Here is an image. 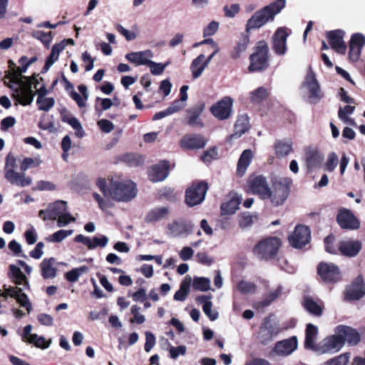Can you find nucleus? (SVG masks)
<instances>
[{
    "label": "nucleus",
    "mask_w": 365,
    "mask_h": 365,
    "mask_svg": "<svg viewBox=\"0 0 365 365\" xmlns=\"http://www.w3.org/2000/svg\"><path fill=\"white\" fill-rule=\"evenodd\" d=\"M365 45V36L361 33L352 35L349 43V58L352 61L359 60L362 48Z\"/></svg>",
    "instance_id": "nucleus-21"
},
{
    "label": "nucleus",
    "mask_w": 365,
    "mask_h": 365,
    "mask_svg": "<svg viewBox=\"0 0 365 365\" xmlns=\"http://www.w3.org/2000/svg\"><path fill=\"white\" fill-rule=\"evenodd\" d=\"M240 204L239 198L232 199L228 202L222 204V212L227 215L233 214L238 209Z\"/></svg>",
    "instance_id": "nucleus-51"
},
{
    "label": "nucleus",
    "mask_w": 365,
    "mask_h": 365,
    "mask_svg": "<svg viewBox=\"0 0 365 365\" xmlns=\"http://www.w3.org/2000/svg\"><path fill=\"white\" fill-rule=\"evenodd\" d=\"M344 32L342 30H335L329 31L327 37L331 47L339 53H345L346 50V44L344 41Z\"/></svg>",
    "instance_id": "nucleus-24"
},
{
    "label": "nucleus",
    "mask_w": 365,
    "mask_h": 365,
    "mask_svg": "<svg viewBox=\"0 0 365 365\" xmlns=\"http://www.w3.org/2000/svg\"><path fill=\"white\" fill-rule=\"evenodd\" d=\"M4 178L11 185H15L19 187H26L31 184L32 179L27 177L24 172L19 173L16 170H8L4 173Z\"/></svg>",
    "instance_id": "nucleus-28"
},
{
    "label": "nucleus",
    "mask_w": 365,
    "mask_h": 365,
    "mask_svg": "<svg viewBox=\"0 0 365 365\" xmlns=\"http://www.w3.org/2000/svg\"><path fill=\"white\" fill-rule=\"evenodd\" d=\"M249 187L252 193L258 195L262 200H266V196H268L269 187L267 178L263 175L250 178Z\"/></svg>",
    "instance_id": "nucleus-16"
},
{
    "label": "nucleus",
    "mask_w": 365,
    "mask_h": 365,
    "mask_svg": "<svg viewBox=\"0 0 365 365\" xmlns=\"http://www.w3.org/2000/svg\"><path fill=\"white\" fill-rule=\"evenodd\" d=\"M237 289L241 294H252L255 292L256 286L252 282L241 281L237 284Z\"/></svg>",
    "instance_id": "nucleus-54"
},
{
    "label": "nucleus",
    "mask_w": 365,
    "mask_h": 365,
    "mask_svg": "<svg viewBox=\"0 0 365 365\" xmlns=\"http://www.w3.org/2000/svg\"><path fill=\"white\" fill-rule=\"evenodd\" d=\"M338 163L339 158L337 155L335 153L331 152L328 155L324 168L328 172H332L337 166Z\"/></svg>",
    "instance_id": "nucleus-57"
},
{
    "label": "nucleus",
    "mask_w": 365,
    "mask_h": 365,
    "mask_svg": "<svg viewBox=\"0 0 365 365\" xmlns=\"http://www.w3.org/2000/svg\"><path fill=\"white\" fill-rule=\"evenodd\" d=\"M303 307L311 314L319 317L322 314L323 306L321 302H317L312 297H305L303 300Z\"/></svg>",
    "instance_id": "nucleus-37"
},
{
    "label": "nucleus",
    "mask_w": 365,
    "mask_h": 365,
    "mask_svg": "<svg viewBox=\"0 0 365 365\" xmlns=\"http://www.w3.org/2000/svg\"><path fill=\"white\" fill-rule=\"evenodd\" d=\"M361 247V242L359 240H346L339 243V250L343 255L353 257L358 255Z\"/></svg>",
    "instance_id": "nucleus-30"
},
{
    "label": "nucleus",
    "mask_w": 365,
    "mask_h": 365,
    "mask_svg": "<svg viewBox=\"0 0 365 365\" xmlns=\"http://www.w3.org/2000/svg\"><path fill=\"white\" fill-rule=\"evenodd\" d=\"M253 155L250 150H245L242 153L237 163V172L239 175H243L251 163Z\"/></svg>",
    "instance_id": "nucleus-41"
},
{
    "label": "nucleus",
    "mask_w": 365,
    "mask_h": 365,
    "mask_svg": "<svg viewBox=\"0 0 365 365\" xmlns=\"http://www.w3.org/2000/svg\"><path fill=\"white\" fill-rule=\"evenodd\" d=\"M204 109L205 105L202 103L195 105L189 108L187 110V124L191 127L202 128L204 126V123L200 118V115H202Z\"/></svg>",
    "instance_id": "nucleus-27"
},
{
    "label": "nucleus",
    "mask_w": 365,
    "mask_h": 365,
    "mask_svg": "<svg viewBox=\"0 0 365 365\" xmlns=\"http://www.w3.org/2000/svg\"><path fill=\"white\" fill-rule=\"evenodd\" d=\"M268 52L267 44L264 41L259 42L255 52L250 57V64L248 67L250 72L260 71L267 68Z\"/></svg>",
    "instance_id": "nucleus-7"
},
{
    "label": "nucleus",
    "mask_w": 365,
    "mask_h": 365,
    "mask_svg": "<svg viewBox=\"0 0 365 365\" xmlns=\"http://www.w3.org/2000/svg\"><path fill=\"white\" fill-rule=\"evenodd\" d=\"M302 88L307 96V101L312 104L319 103L324 97L319 82L312 71L307 74Z\"/></svg>",
    "instance_id": "nucleus-6"
},
{
    "label": "nucleus",
    "mask_w": 365,
    "mask_h": 365,
    "mask_svg": "<svg viewBox=\"0 0 365 365\" xmlns=\"http://www.w3.org/2000/svg\"><path fill=\"white\" fill-rule=\"evenodd\" d=\"M62 120L68 123L76 131L78 137H83V129L79 120L74 116L71 115H65L62 117Z\"/></svg>",
    "instance_id": "nucleus-45"
},
{
    "label": "nucleus",
    "mask_w": 365,
    "mask_h": 365,
    "mask_svg": "<svg viewBox=\"0 0 365 365\" xmlns=\"http://www.w3.org/2000/svg\"><path fill=\"white\" fill-rule=\"evenodd\" d=\"M278 333L279 329L277 327L273 324L270 320L266 319L260 327L258 337L262 344H267L273 337L276 336Z\"/></svg>",
    "instance_id": "nucleus-29"
},
{
    "label": "nucleus",
    "mask_w": 365,
    "mask_h": 365,
    "mask_svg": "<svg viewBox=\"0 0 365 365\" xmlns=\"http://www.w3.org/2000/svg\"><path fill=\"white\" fill-rule=\"evenodd\" d=\"M207 140L200 134H186L180 141V145L185 150H199L203 148Z\"/></svg>",
    "instance_id": "nucleus-19"
},
{
    "label": "nucleus",
    "mask_w": 365,
    "mask_h": 365,
    "mask_svg": "<svg viewBox=\"0 0 365 365\" xmlns=\"http://www.w3.org/2000/svg\"><path fill=\"white\" fill-rule=\"evenodd\" d=\"M317 272L321 278L326 282H336L341 278L339 267L332 263H320Z\"/></svg>",
    "instance_id": "nucleus-14"
},
{
    "label": "nucleus",
    "mask_w": 365,
    "mask_h": 365,
    "mask_svg": "<svg viewBox=\"0 0 365 365\" xmlns=\"http://www.w3.org/2000/svg\"><path fill=\"white\" fill-rule=\"evenodd\" d=\"M41 163L38 158H26L21 162L20 170L25 173L29 168L38 167Z\"/></svg>",
    "instance_id": "nucleus-58"
},
{
    "label": "nucleus",
    "mask_w": 365,
    "mask_h": 365,
    "mask_svg": "<svg viewBox=\"0 0 365 365\" xmlns=\"http://www.w3.org/2000/svg\"><path fill=\"white\" fill-rule=\"evenodd\" d=\"M66 201L57 200L48 205L47 209L41 210L38 215L43 220H56L58 217L67 211Z\"/></svg>",
    "instance_id": "nucleus-13"
},
{
    "label": "nucleus",
    "mask_w": 365,
    "mask_h": 365,
    "mask_svg": "<svg viewBox=\"0 0 365 365\" xmlns=\"http://www.w3.org/2000/svg\"><path fill=\"white\" fill-rule=\"evenodd\" d=\"M56 220L57 226L58 227H63L67 226L71 222H74L76 221V218L73 217L67 210L63 215L58 217Z\"/></svg>",
    "instance_id": "nucleus-61"
},
{
    "label": "nucleus",
    "mask_w": 365,
    "mask_h": 365,
    "mask_svg": "<svg viewBox=\"0 0 365 365\" xmlns=\"http://www.w3.org/2000/svg\"><path fill=\"white\" fill-rule=\"evenodd\" d=\"M210 279L203 277H195L192 287L195 289L206 292L210 289Z\"/></svg>",
    "instance_id": "nucleus-46"
},
{
    "label": "nucleus",
    "mask_w": 365,
    "mask_h": 365,
    "mask_svg": "<svg viewBox=\"0 0 365 365\" xmlns=\"http://www.w3.org/2000/svg\"><path fill=\"white\" fill-rule=\"evenodd\" d=\"M317 327L313 325L312 324H308L306 328V335L304 341V346L306 349L314 351L317 346V344H315V341L317 339Z\"/></svg>",
    "instance_id": "nucleus-34"
},
{
    "label": "nucleus",
    "mask_w": 365,
    "mask_h": 365,
    "mask_svg": "<svg viewBox=\"0 0 365 365\" xmlns=\"http://www.w3.org/2000/svg\"><path fill=\"white\" fill-rule=\"evenodd\" d=\"M153 52L150 49H147L141 51L128 53L125 57L129 62L135 64V66H147L150 63L151 58H153Z\"/></svg>",
    "instance_id": "nucleus-26"
},
{
    "label": "nucleus",
    "mask_w": 365,
    "mask_h": 365,
    "mask_svg": "<svg viewBox=\"0 0 365 365\" xmlns=\"http://www.w3.org/2000/svg\"><path fill=\"white\" fill-rule=\"evenodd\" d=\"M79 92L82 94L81 96L76 91L72 90L70 91V97L76 101L79 108H83L86 106V101L88 98V93L86 86L81 84L78 86Z\"/></svg>",
    "instance_id": "nucleus-36"
},
{
    "label": "nucleus",
    "mask_w": 365,
    "mask_h": 365,
    "mask_svg": "<svg viewBox=\"0 0 365 365\" xmlns=\"http://www.w3.org/2000/svg\"><path fill=\"white\" fill-rule=\"evenodd\" d=\"M249 42L250 38L248 36L242 34L230 51V56L232 58L238 59L242 54L245 52Z\"/></svg>",
    "instance_id": "nucleus-33"
},
{
    "label": "nucleus",
    "mask_w": 365,
    "mask_h": 365,
    "mask_svg": "<svg viewBox=\"0 0 365 365\" xmlns=\"http://www.w3.org/2000/svg\"><path fill=\"white\" fill-rule=\"evenodd\" d=\"M29 344H34L36 347L41 349H47L50 346V343L47 342L43 336L34 334Z\"/></svg>",
    "instance_id": "nucleus-63"
},
{
    "label": "nucleus",
    "mask_w": 365,
    "mask_h": 365,
    "mask_svg": "<svg viewBox=\"0 0 365 365\" xmlns=\"http://www.w3.org/2000/svg\"><path fill=\"white\" fill-rule=\"evenodd\" d=\"M250 128L249 118L247 115L243 114L238 116L235 124V133L231 135L232 138H239Z\"/></svg>",
    "instance_id": "nucleus-35"
},
{
    "label": "nucleus",
    "mask_w": 365,
    "mask_h": 365,
    "mask_svg": "<svg viewBox=\"0 0 365 365\" xmlns=\"http://www.w3.org/2000/svg\"><path fill=\"white\" fill-rule=\"evenodd\" d=\"M66 46L65 40L58 43H55L51 48L50 55L46 58L45 65L43 68L44 71H48L51 66L58 59L59 54Z\"/></svg>",
    "instance_id": "nucleus-32"
},
{
    "label": "nucleus",
    "mask_w": 365,
    "mask_h": 365,
    "mask_svg": "<svg viewBox=\"0 0 365 365\" xmlns=\"http://www.w3.org/2000/svg\"><path fill=\"white\" fill-rule=\"evenodd\" d=\"M336 221L340 227L344 230H355L360 227L359 220L349 209H340L337 213Z\"/></svg>",
    "instance_id": "nucleus-12"
},
{
    "label": "nucleus",
    "mask_w": 365,
    "mask_h": 365,
    "mask_svg": "<svg viewBox=\"0 0 365 365\" xmlns=\"http://www.w3.org/2000/svg\"><path fill=\"white\" fill-rule=\"evenodd\" d=\"M257 215H250L249 213H245L240 216L239 219L240 227L242 229H246L250 227L257 220Z\"/></svg>",
    "instance_id": "nucleus-53"
},
{
    "label": "nucleus",
    "mask_w": 365,
    "mask_h": 365,
    "mask_svg": "<svg viewBox=\"0 0 365 365\" xmlns=\"http://www.w3.org/2000/svg\"><path fill=\"white\" fill-rule=\"evenodd\" d=\"M344 346V341L337 334L324 338L317 344L314 351L318 354H334L338 352Z\"/></svg>",
    "instance_id": "nucleus-9"
},
{
    "label": "nucleus",
    "mask_w": 365,
    "mask_h": 365,
    "mask_svg": "<svg viewBox=\"0 0 365 365\" xmlns=\"http://www.w3.org/2000/svg\"><path fill=\"white\" fill-rule=\"evenodd\" d=\"M91 242L93 247H89L88 250H94L98 247H105L107 246L108 243V238L105 235H101V237L95 236L93 238H91Z\"/></svg>",
    "instance_id": "nucleus-62"
},
{
    "label": "nucleus",
    "mask_w": 365,
    "mask_h": 365,
    "mask_svg": "<svg viewBox=\"0 0 365 365\" xmlns=\"http://www.w3.org/2000/svg\"><path fill=\"white\" fill-rule=\"evenodd\" d=\"M324 159L323 155L316 149H308L304 155L306 165L309 170L321 166Z\"/></svg>",
    "instance_id": "nucleus-31"
},
{
    "label": "nucleus",
    "mask_w": 365,
    "mask_h": 365,
    "mask_svg": "<svg viewBox=\"0 0 365 365\" xmlns=\"http://www.w3.org/2000/svg\"><path fill=\"white\" fill-rule=\"evenodd\" d=\"M205 58L204 54H200L192 61L190 65V71L193 78L196 79L199 78L205 68L207 66L205 62Z\"/></svg>",
    "instance_id": "nucleus-39"
},
{
    "label": "nucleus",
    "mask_w": 365,
    "mask_h": 365,
    "mask_svg": "<svg viewBox=\"0 0 365 365\" xmlns=\"http://www.w3.org/2000/svg\"><path fill=\"white\" fill-rule=\"evenodd\" d=\"M169 213L166 207H158L150 210L145 216L147 222H155L165 218Z\"/></svg>",
    "instance_id": "nucleus-38"
},
{
    "label": "nucleus",
    "mask_w": 365,
    "mask_h": 365,
    "mask_svg": "<svg viewBox=\"0 0 365 365\" xmlns=\"http://www.w3.org/2000/svg\"><path fill=\"white\" fill-rule=\"evenodd\" d=\"M96 184L106 198L112 197L119 202H128L137 195L136 185L131 180H111L108 187L106 180L99 178Z\"/></svg>",
    "instance_id": "nucleus-2"
},
{
    "label": "nucleus",
    "mask_w": 365,
    "mask_h": 365,
    "mask_svg": "<svg viewBox=\"0 0 365 365\" xmlns=\"http://www.w3.org/2000/svg\"><path fill=\"white\" fill-rule=\"evenodd\" d=\"M73 230H60L55 232L52 235H49L46 238V240L50 242H58H58H62L67 237L73 234Z\"/></svg>",
    "instance_id": "nucleus-50"
},
{
    "label": "nucleus",
    "mask_w": 365,
    "mask_h": 365,
    "mask_svg": "<svg viewBox=\"0 0 365 365\" xmlns=\"http://www.w3.org/2000/svg\"><path fill=\"white\" fill-rule=\"evenodd\" d=\"M349 359L347 354H342L327 361L323 365H347Z\"/></svg>",
    "instance_id": "nucleus-60"
},
{
    "label": "nucleus",
    "mask_w": 365,
    "mask_h": 365,
    "mask_svg": "<svg viewBox=\"0 0 365 365\" xmlns=\"http://www.w3.org/2000/svg\"><path fill=\"white\" fill-rule=\"evenodd\" d=\"M280 247V240L277 237H269L259 241L253 248V255L261 260L273 259Z\"/></svg>",
    "instance_id": "nucleus-5"
},
{
    "label": "nucleus",
    "mask_w": 365,
    "mask_h": 365,
    "mask_svg": "<svg viewBox=\"0 0 365 365\" xmlns=\"http://www.w3.org/2000/svg\"><path fill=\"white\" fill-rule=\"evenodd\" d=\"M283 287L279 285L274 290L269 292L265 299L261 302L262 307H267L271 304L274 299L280 296L283 292Z\"/></svg>",
    "instance_id": "nucleus-52"
},
{
    "label": "nucleus",
    "mask_w": 365,
    "mask_h": 365,
    "mask_svg": "<svg viewBox=\"0 0 365 365\" xmlns=\"http://www.w3.org/2000/svg\"><path fill=\"white\" fill-rule=\"evenodd\" d=\"M190 282V277H186L185 279L181 282L179 290H178L174 295L175 300L180 302L185 300V298L189 292Z\"/></svg>",
    "instance_id": "nucleus-43"
},
{
    "label": "nucleus",
    "mask_w": 365,
    "mask_h": 365,
    "mask_svg": "<svg viewBox=\"0 0 365 365\" xmlns=\"http://www.w3.org/2000/svg\"><path fill=\"white\" fill-rule=\"evenodd\" d=\"M168 173L169 163L164 160L150 168L148 178L153 182H160L164 180L168 177Z\"/></svg>",
    "instance_id": "nucleus-25"
},
{
    "label": "nucleus",
    "mask_w": 365,
    "mask_h": 365,
    "mask_svg": "<svg viewBox=\"0 0 365 365\" xmlns=\"http://www.w3.org/2000/svg\"><path fill=\"white\" fill-rule=\"evenodd\" d=\"M336 334L342 339L344 344L347 342L350 345H356L360 341V335L356 329L344 325H339L336 328Z\"/></svg>",
    "instance_id": "nucleus-23"
},
{
    "label": "nucleus",
    "mask_w": 365,
    "mask_h": 365,
    "mask_svg": "<svg viewBox=\"0 0 365 365\" xmlns=\"http://www.w3.org/2000/svg\"><path fill=\"white\" fill-rule=\"evenodd\" d=\"M53 258L44 259L41 263V274L43 278H54L56 275V269L53 267Z\"/></svg>",
    "instance_id": "nucleus-42"
},
{
    "label": "nucleus",
    "mask_w": 365,
    "mask_h": 365,
    "mask_svg": "<svg viewBox=\"0 0 365 365\" xmlns=\"http://www.w3.org/2000/svg\"><path fill=\"white\" fill-rule=\"evenodd\" d=\"M88 267L83 265L67 272L65 274V277L70 282H76L82 274L88 272Z\"/></svg>",
    "instance_id": "nucleus-44"
},
{
    "label": "nucleus",
    "mask_w": 365,
    "mask_h": 365,
    "mask_svg": "<svg viewBox=\"0 0 365 365\" xmlns=\"http://www.w3.org/2000/svg\"><path fill=\"white\" fill-rule=\"evenodd\" d=\"M192 224L187 220H175L168 224L167 234L171 237L188 235L192 232Z\"/></svg>",
    "instance_id": "nucleus-15"
},
{
    "label": "nucleus",
    "mask_w": 365,
    "mask_h": 365,
    "mask_svg": "<svg viewBox=\"0 0 365 365\" xmlns=\"http://www.w3.org/2000/svg\"><path fill=\"white\" fill-rule=\"evenodd\" d=\"M208 186L205 182L192 184L185 192V202L192 207L200 204L205 199Z\"/></svg>",
    "instance_id": "nucleus-8"
},
{
    "label": "nucleus",
    "mask_w": 365,
    "mask_h": 365,
    "mask_svg": "<svg viewBox=\"0 0 365 365\" xmlns=\"http://www.w3.org/2000/svg\"><path fill=\"white\" fill-rule=\"evenodd\" d=\"M276 155L278 157H284L290 153L292 145L290 142L278 141L274 145Z\"/></svg>",
    "instance_id": "nucleus-48"
},
{
    "label": "nucleus",
    "mask_w": 365,
    "mask_h": 365,
    "mask_svg": "<svg viewBox=\"0 0 365 365\" xmlns=\"http://www.w3.org/2000/svg\"><path fill=\"white\" fill-rule=\"evenodd\" d=\"M291 184L292 180L288 178L276 180L272 182V188L269 187L266 199H269L274 206L283 205L289 195Z\"/></svg>",
    "instance_id": "nucleus-4"
},
{
    "label": "nucleus",
    "mask_w": 365,
    "mask_h": 365,
    "mask_svg": "<svg viewBox=\"0 0 365 365\" xmlns=\"http://www.w3.org/2000/svg\"><path fill=\"white\" fill-rule=\"evenodd\" d=\"M267 90L265 88L259 87L250 93V101L255 104L259 103L267 98Z\"/></svg>",
    "instance_id": "nucleus-49"
},
{
    "label": "nucleus",
    "mask_w": 365,
    "mask_h": 365,
    "mask_svg": "<svg viewBox=\"0 0 365 365\" xmlns=\"http://www.w3.org/2000/svg\"><path fill=\"white\" fill-rule=\"evenodd\" d=\"M33 36L41 41L47 48H48L52 41V32H44L43 31H36L33 33Z\"/></svg>",
    "instance_id": "nucleus-55"
},
{
    "label": "nucleus",
    "mask_w": 365,
    "mask_h": 365,
    "mask_svg": "<svg viewBox=\"0 0 365 365\" xmlns=\"http://www.w3.org/2000/svg\"><path fill=\"white\" fill-rule=\"evenodd\" d=\"M297 348V339L296 336L278 341L276 343L273 352L279 356H287L291 354Z\"/></svg>",
    "instance_id": "nucleus-22"
},
{
    "label": "nucleus",
    "mask_w": 365,
    "mask_h": 365,
    "mask_svg": "<svg viewBox=\"0 0 365 365\" xmlns=\"http://www.w3.org/2000/svg\"><path fill=\"white\" fill-rule=\"evenodd\" d=\"M36 103L38 106V109L40 110L43 111H48L51 110L54 104H55V100L53 98H37Z\"/></svg>",
    "instance_id": "nucleus-56"
},
{
    "label": "nucleus",
    "mask_w": 365,
    "mask_h": 365,
    "mask_svg": "<svg viewBox=\"0 0 365 365\" xmlns=\"http://www.w3.org/2000/svg\"><path fill=\"white\" fill-rule=\"evenodd\" d=\"M17 168L16 159L14 155L9 153L6 158L5 165L4 168V173L8 170H16Z\"/></svg>",
    "instance_id": "nucleus-64"
},
{
    "label": "nucleus",
    "mask_w": 365,
    "mask_h": 365,
    "mask_svg": "<svg viewBox=\"0 0 365 365\" xmlns=\"http://www.w3.org/2000/svg\"><path fill=\"white\" fill-rule=\"evenodd\" d=\"M311 232L309 228L305 225H298L295 227L293 233L289 236L290 245L297 249L304 247L309 242Z\"/></svg>",
    "instance_id": "nucleus-11"
},
{
    "label": "nucleus",
    "mask_w": 365,
    "mask_h": 365,
    "mask_svg": "<svg viewBox=\"0 0 365 365\" xmlns=\"http://www.w3.org/2000/svg\"><path fill=\"white\" fill-rule=\"evenodd\" d=\"M354 107L351 106H346L344 108H340L338 112V116L341 120L345 123L351 125H354L355 122L354 119L349 118V115L351 114L354 110Z\"/></svg>",
    "instance_id": "nucleus-47"
},
{
    "label": "nucleus",
    "mask_w": 365,
    "mask_h": 365,
    "mask_svg": "<svg viewBox=\"0 0 365 365\" xmlns=\"http://www.w3.org/2000/svg\"><path fill=\"white\" fill-rule=\"evenodd\" d=\"M365 295V286L361 276H359L347 287L345 297L347 300H359Z\"/></svg>",
    "instance_id": "nucleus-20"
},
{
    "label": "nucleus",
    "mask_w": 365,
    "mask_h": 365,
    "mask_svg": "<svg viewBox=\"0 0 365 365\" xmlns=\"http://www.w3.org/2000/svg\"><path fill=\"white\" fill-rule=\"evenodd\" d=\"M10 277L18 285H24V287L29 288V282L26 276L23 274L21 269L14 264L9 267Z\"/></svg>",
    "instance_id": "nucleus-40"
},
{
    "label": "nucleus",
    "mask_w": 365,
    "mask_h": 365,
    "mask_svg": "<svg viewBox=\"0 0 365 365\" xmlns=\"http://www.w3.org/2000/svg\"><path fill=\"white\" fill-rule=\"evenodd\" d=\"M1 295L4 297L10 296L11 297L15 298L20 306L25 308L28 313L31 312L32 304L28 296L22 292V288L17 287L4 288V292Z\"/></svg>",
    "instance_id": "nucleus-17"
},
{
    "label": "nucleus",
    "mask_w": 365,
    "mask_h": 365,
    "mask_svg": "<svg viewBox=\"0 0 365 365\" xmlns=\"http://www.w3.org/2000/svg\"><path fill=\"white\" fill-rule=\"evenodd\" d=\"M170 64V62L168 61L165 63H156L155 61H150V63L147 66L150 67V73L154 76H158L163 73L165 68Z\"/></svg>",
    "instance_id": "nucleus-59"
},
{
    "label": "nucleus",
    "mask_w": 365,
    "mask_h": 365,
    "mask_svg": "<svg viewBox=\"0 0 365 365\" xmlns=\"http://www.w3.org/2000/svg\"><path fill=\"white\" fill-rule=\"evenodd\" d=\"M9 71L5 72V85L13 91V97L22 106L30 105L35 93L32 88L34 78H28L23 76L24 72H20V67H17L12 60H9Z\"/></svg>",
    "instance_id": "nucleus-1"
},
{
    "label": "nucleus",
    "mask_w": 365,
    "mask_h": 365,
    "mask_svg": "<svg viewBox=\"0 0 365 365\" xmlns=\"http://www.w3.org/2000/svg\"><path fill=\"white\" fill-rule=\"evenodd\" d=\"M233 102L231 97L225 96L211 106L210 112L218 120H227L232 114Z\"/></svg>",
    "instance_id": "nucleus-10"
},
{
    "label": "nucleus",
    "mask_w": 365,
    "mask_h": 365,
    "mask_svg": "<svg viewBox=\"0 0 365 365\" xmlns=\"http://www.w3.org/2000/svg\"><path fill=\"white\" fill-rule=\"evenodd\" d=\"M289 34L285 28H279L272 36V48L276 54L283 56L287 52V38Z\"/></svg>",
    "instance_id": "nucleus-18"
},
{
    "label": "nucleus",
    "mask_w": 365,
    "mask_h": 365,
    "mask_svg": "<svg viewBox=\"0 0 365 365\" xmlns=\"http://www.w3.org/2000/svg\"><path fill=\"white\" fill-rule=\"evenodd\" d=\"M285 2V0H276L256 11L247 21L246 31L259 29L267 22L273 21L274 16L284 7Z\"/></svg>",
    "instance_id": "nucleus-3"
}]
</instances>
